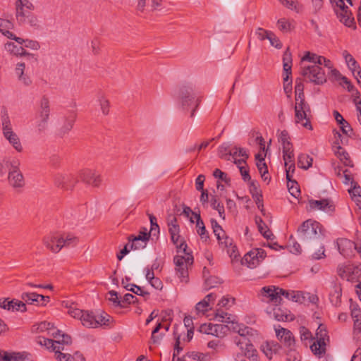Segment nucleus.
<instances>
[{"instance_id":"20","label":"nucleus","mask_w":361,"mask_h":361,"mask_svg":"<svg viewBox=\"0 0 361 361\" xmlns=\"http://www.w3.org/2000/svg\"><path fill=\"white\" fill-rule=\"evenodd\" d=\"M309 205L310 209L322 210L328 214H332L335 209L333 202L328 199H322L319 200H309Z\"/></svg>"},{"instance_id":"39","label":"nucleus","mask_w":361,"mask_h":361,"mask_svg":"<svg viewBox=\"0 0 361 361\" xmlns=\"http://www.w3.org/2000/svg\"><path fill=\"white\" fill-rule=\"evenodd\" d=\"M335 154L340 159L344 165L351 167L353 166L348 154L341 146L336 147V149H335Z\"/></svg>"},{"instance_id":"19","label":"nucleus","mask_w":361,"mask_h":361,"mask_svg":"<svg viewBox=\"0 0 361 361\" xmlns=\"http://www.w3.org/2000/svg\"><path fill=\"white\" fill-rule=\"evenodd\" d=\"M78 178L81 181L93 186H98L101 182L99 174L89 169L81 170L78 173Z\"/></svg>"},{"instance_id":"53","label":"nucleus","mask_w":361,"mask_h":361,"mask_svg":"<svg viewBox=\"0 0 361 361\" xmlns=\"http://www.w3.org/2000/svg\"><path fill=\"white\" fill-rule=\"evenodd\" d=\"M122 284L127 290L131 291L137 295L145 296L149 295V293L146 291H144L141 287L135 284H126L123 281H122Z\"/></svg>"},{"instance_id":"59","label":"nucleus","mask_w":361,"mask_h":361,"mask_svg":"<svg viewBox=\"0 0 361 361\" xmlns=\"http://www.w3.org/2000/svg\"><path fill=\"white\" fill-rule=\"evenodd\" d=\"M111 319V317L105 312L101 313L99 315H96V320L98 321V326H109Z\"/></svg>"},{"instance_id":"50","label":"nucleus","mask_w":361,"mask_h":361,"mask_svg":"<svg viewBox=\"0 0 361 361\" xmlns=\"http://www.w3.org/2000/svg\"><path fill=\"white\" fill-rule=\"evenodd\" d=\"M304 86L301 82L296 80L295 86V102H305L303 92Z\"/></svg>"},{"instance_id":"25","label":"nucleus","mask_w":361,"mask_h":361,"mask_svg":"<svg viewBox=\"0 0 361 361\" xmlns=\"http://www.w3.org/2000/svg\"><path fill=\"white\" fill-rule=\"evenodd\" d=\"M164 0H136V10L139 12H144L147 8L152 11L157 10L162 5Z\"/></svg>"},{"instance_id":"49","label":"nucleus","mask_w":361,"mask_h":361,"mask_svg":"<svg viewBox=\"0 0 361 361\" xmlns=\"http://www.w3.org/2000/svg\"><path fill=\"white\" fill-rule=\"evenodd\" d=\"M316 339L318 342L322 343H326V341L329 340L326 327L322 324H320L317 329Z\"/></svg>"},{"instance_id":"23","label":"nucleus","mask_w":361,"mask_h":361,"mask_svg":"<svg viewBox=\"0 0 361 361\" xmlns=\"http://www.w3.org/2000/svg\"><path fill=\"white\" fill-rule=\"evenodd\" d=\"M21 299L27 304H40L45 305L49 301V296H44L35 293H23L21 295Z\"/></svg>"},{"instance_id":"63","label":"nucleus","mask_w":361,"mask_h":361,"mask_svg":"<svg viewBox=\"0 0 361 361\" xmlns=\"http://www.w3.org/2000/svg\"><path fill=\"white\" fill-rule=\"evenodd\" d=\"M235 299L228 297V296H224L220 300L217 304V306L220 307H229L232 306L234 304Z\"/></svg>"},{"instance_id":"48","label":"nucleus","mask_w":361,"mask_h":361,"mask_svg":"<svg viewBox=\"0 0 361 361\" xmlns=\"http://www.w3.org/2000/svg\"><path fill=\"white\" fill-rule=\"evenodd\" d=\"M97 101L99 104L101 111L104 115H107L109 112V101L102 93L97 96Z\"/></svg>"},{"instance_id":"28","label":"nucleus","mask_w":361,"mask_h":361,"mask_svg":"<svg viewBox=\"0 0 361 361\" xmlns=\"http://www.w3.org/2000/svg\"><path fill=\"white\" fill-rule=\"evenodd\" d=\"M351 317L354 322L355 334L361 333V310L356 303L350 304Z\"/></svg>"},{"instance_id":"46","label":"nucleus","mask_w":361,"mask_h":361,"mask_svg":"<svg viewBox=\"0 0 361 361\" xmlns=\"http://www.w3.org/2000/svg\"><path fill=\"white\" fill-rule=\"evenodd\" d=\"M75 122V116H71L64 118V123L60 128V135H63L68 133L73 128Z\"/></svg>"},{"instance_id":"16","label":"nucleus","mask_w":361,"mask_h":361,"mask_svg":"<svg viewBox=\"0 0 361 361\" xmlns=\"http://www.w3.org/2000/svg\"><path fill=\"white\" fill-rule=\"evenodd\" d=\"M9 184L14 188H21L25 185L23 173L17 165H12L8 176Z\"/></svg>"},{"instance_id":"62","label":"nucleus","mask_w":361,"mask_h":361,"mask_svg":"<svg viewBox=\"0 0 361 361\" xmlns=\"http://www.w3.org/2000/svg\"><path fill=\"white\" fill-rule=\"evenodd\" d=\"M110 297L109 298V301L112 302L114 306L123 307L124 305L122 304L121 300L118 297V293L115 290H111L109 292Z\"/></svg>"},{"instance_id":"17","label":"nucleus","mask_w":361,"mask_h":361,"mask_svg":"<svg viewBox=\"0 0 361 361\" xmlns=\"http://www.w3.org/2000/svg\"><path fill=\"white\" fill-rule=\"evenodd\" d=\"M78 178L70 173L56 174L54 177L55 185L63 189H70L74 186Z\"/></svg>"},{"instance_id":"40","label":"nucleus","mask_w":361,"mask_h":361,"mask_svg":"<svg viewBox=\"0 0 361 361\" xmlns=\"http://www.w3.org/2000/svg\"><path fill=\"white\" fill-rule=\"evenodd\" d=\"M194 219L196 220V226L198 228V234L200 235L202 239L207 240L209 238V235L206 231L204 223L201 219L200 215L197 213H194Z\"/></svg>"},{"instance_id":"52","label":"nucleus","mask_w":361,"mask_h":361,"mask_svg":"<svg viewBox=\"0 0 361 361\" xmlns=\"http://www.w3.org/2000/svg\"><path fill=\"white\" fill-rule=\"evenodd\" d=\"M63 346H61V345H57V348H54L56 359L59 361H71V355L68 353H63L61 351L63 350Z\"/></svg>"},{"instance_id":"11","label":"nucleus","mask_w":361,"mask_h":361,"mask_svg":"<svg viewBox=\"0 0 361 361\" xmlns=\"http://www.w3.org/2000/svg\"><path fill=\"white\" fill-rule=\"evenodd\" d=\"M1 124L4 137L9 142V143L17 152H22L23 146L20 143L18 136L13 132L12 129L11 121L7 114H5L2 116Z\"/></svg>"},{"instance_id":"33","label":"nucleus","mask_w":361,"mask_h":361,"mask_svg":"<svg viewBox=\"0 0 361 361\" xmlns=\"http://www.w3.org/2000/svg\"><path fill=\"white\" fill-rule=\"evenodd\" d=\"M6 51L16 56H27L29 57H33L34 55L27 53L25 49L15 44L13 42H7L4 45Z\"/></svg>"},{"instance_id":"14","label":"nucleus","mask_w":361,"mask_h":361,"mask_svg":"<svg viewBox=\"0 0 361 361\" xmlns=\"http://www.w3.org/2000/svg\"><path fill=\"white\" fill-rule=\"evenodd\" d=\"M228 329L227 325L209 323L202 324L200 326V331L202 334L212 335L216 337H223L226 334Z\"/></svg>"},{"instance_id":"55","label":"nucleus","mask_w":361,"mask_h":361,"mask_svg":"<svg viewBox=\"0 0 361 361\" xmlns=\"http://www.w3.org/2000/svg\"><path fill=\"white\" fill-rule=\"evenodd\" d=\"M221 283V280L219 277L212 276L205 280L204 286H205V288L209 290V289L217 287Z\"/></svg>"},{"instance_id":"10","label":"nucleus","mask_w":361,"mask_h":361,"mask_svg":"<svg viewBox=\"0 0 361 361\" xmlns=\"http://www.w3.org/2000/svg\"><path fill=\"white\" fill-rule=\"evenodd\" d=\"M283 294V289L274 286H269L261 289L259 297L262 302L278 306L282 300Z\"/></svg>"},{"instance_id":"2","label":"nucleus","mask_w":361,"mask_h":361,"mask_svg":"<svg viewBox=\"0 0 361 361\" xmlns=\"http://www.w3.org/2000/svg\"><path fill=\"white\" fill-rule=\"evenodd\" d=\"M187 248L188 246L185 242L180 243L177 245V250L178 252H183V255H178L173 258L176 274L183 283L188 281V269L193 264V257L187 252Z\"/></svg>"},{"instance_id":"13","label":"nucleus","mask_w":361,"mask_h":361,"mask_svg":"<svg viewBox=\"0 0 361 361\" xmlns=\"http://www.w3.org/2000/svg\"><path fill=\"white\" fill-rule=\"evenodd\" d=\"M266 253L264 250L260 248L254 249L244 255L242 264H246L249 268L253 269L264 259Z\"/></svg>"},{"instance_id":"36","label":"nucleus","mask_w":361,"mask_h":361,"mask_svg":"<svg viewBox=\"0 0 361 361\" xmlns=\"http://www.w3.org/2000/svg\"><path fill=\"white\" fill-rule=\"evenodd\" d=\"M257 161L256 165L258 169L259 173L261 174L262 178L264 180H269V177L268 176V169L266 163L264 162V158L261 154H257L255 155Z\"/></svg>"},{"instance_id":"31","label":"nucleus","mask_w":361,"mask_h":361,"mask_svg":"<svg viewBox=\"0 0 361 361\" xmlns=\"http://www.w3.org/2000/svg\"><path fill=\"white\" fill-rule=\"evenodd\" d=\"M50 116V102L49 99L44 96L39 103V109L37 111V118L49 119Z\"/></svg>"},{"instance_id":"4","label":"nucleus","mask_w":361,"mask_h":361,"mask_svg":"<svg viewBox=\"0 0 361 361\" xmlns=\"http://www.w3.org/2000/svg\"><path fill=\"white\" fill-rule=\"evenodd\" d=\"M44 244L47 249L54 253L59 252L63 247L76 245L77 238L71 234H50L44 238Z\"/></svg>"},{"instance_id":"61","label":"nucleus","mask_w":361,"mask_h":361,"mask_svg":"<svg viewBox=\"0 0 361 361\" xmlns=\"http://www.w3.org/2000/svg\"><path fill=\"white\" fill-rule=\"evenodd\" d=\"M280 3L288 9L299 11V4L297 0H279Z\"/></svg>"},{"instance_id":"56","label":"nucleus","mask_w":361,"mask_h":361,"mask_svg":"<svg viewBox=\"0 0 361 361\" xmlns=\"http://www.w3.org/2000/svg\"><path fill=\"white\" fill-rule=\"evenodd\" d=\"M283 154L285 165L289 164L290 163H295L293 147L289 148L286 147V149H283Z\"/></svg>"},{"instance_id":"37","label":"nucleus","mask_w":361,"mask_h":361,"mask_svg":"<svg viewBox=\"0 0 361 361\" xmlns=\"http://www.w3.org/2000/svg\"><path fill=\"white\" fill-rule=\"evenodd\" d=\"M342 54L343 58L345 59L348 67L352 71L353 74L355 75L356 70L358 69L360 66L355 61V59L353 58V56L347 51H343Z\"/></svg>"},{"instance_id":"32","label":"nucleus","mask_w":361,"mask_h":361,"mask_svg":"<svg viewBox=\"0 0 361 361\" xmlns=\"http://www.w3.org/2000/svg\"><path fill=\"white\" fill-rule=\"evenodd\" d=\"M214 318L220 322H224L228 324H232V328L233 329L234 326H237L238 325L235 321V317L233 315H231L224 310H221L220 308H218L216 310Z\"/></svg>"},{"instance_id":"8","label":"nucleus","mask_w":361,"mask_h":361,"mask_svg":"<svg viewBox=\"0 0 361 361\" xmlns=\"http://www.w3.org/2000/svg\"><path fill=\"white\" fill-rule=\"evenodd\" d=\"M311 110L310 105L306 102H295V123L300 124L302 127L312 130L310 120Z\"/></svg>"},{"instance_id":"6","label":"nucleus","mask_w":361,"mask_h":361,"mask_svg":"<svg viewBox=\"0 0 361 361\" xmlns=\"http://www.w3.org/2000/svg\"><path fill=\"white\" fill-rule=\"evenodd\" d=\"M300 74L307 81L315 85H322L326 82L325 72L318 64L302 65Z\"/></svg>"},{"instance_id":"27","label":"nucleus","mask_w":361,"mask_h":361,"mask_svg":"<svg viewBox=\"0 0 361 361\" xmlns=\"http://www.w3.org/2000/svg\"><path fill=\"white\" fill-rule=\"evenodd\" d=\"M338 252L344 257H348L352 253V250L356 245L346 238H339L336 242Z\"/></svg>"},{"instance_id":"58","label":"nucleus","mask_w":361,"mask_h":361,"mask_svg":"<svg viewBox=\"0 0 361 361\" xmlns=\"http://www.w3.org/2000/svg\"><path fill=\"white\" fill-rule=\"evenodd\" d=\"M211 205L213 209H216L221 218L223 219H225V214H224V207L222 204H221L220 202H219L216 198H212L211 200Z\"/></svg>"},{"instance_id":"34","label":"nucleus","mask_w":361,"mask_h":361,"mask_svg":"<svg viewBox=\"0 0 361 361\" xmlns=\"http://www.w3.org/2000/svg\"><path fill=\"white\" fill-rule=\"evenodd\" d=\"M280 347L278 343L273 341H267L262 344L260 349L265 356L271 360L273 355L276 353L279 350Z\"/></svg>"},{"instance_id":"9","label":"nucleus","mask_w":361,"mask_h":361,"mask_svg":"<svg viewBox=\"0 0 361 361\" xmlns=\"http://www.w3.org/2000/svg\"><path fill=\"white\" fill-rule=\"evenodd\" d=\"M68 313L71 317L80 320L81 324L87 328L98 327V321L96 320V315L92 312L70 307Z\"/></svg>"},{"instance_id":"29","label":"nucleus","mask_w":361,"mask_h":361,"mask_svg":"<svg viewBox=\"0 0 361 361\" xmlns=\"http://www.w3.org/2000/svg\"><path fill=\"white\" fill-rule=\"evenodd\" d=\"M337 274L341 279L348 281H351L355 279L354 268L350 264H339L337 267Z\"/></svg>"},{"instance_id":"41","label":"nucleus","mask_w":361,"mask_h":361,"mask_svg":"<svg viewBox=\"0 0 361 361\" xmlns=\"http://www.w3.org/2000/svg\"><path fill=\"white\" fill-rule=\"evenodd\" d=\"M255 223L257 226L259 231L263 235L265 238L270 239L273 235L272 233L269 231L266 224L263 221L262 218L259 216L255 217Z\"/></svg>"},{"instance_id":"44","label":"nucleus","mask_w":361,"mask_h":361,"mask_svg":"<svg viewBox=\"0 0 361 361\" xmlns=\"http://www.w3.org/2000/svg\"><path fill=\"white\" fill-rule=\"evenodd\" d=\"M17 20L19 23V24H20V25L27 23L31 27H38L39 26V21H38L37 16H35L34 14L30 13H25L24 20H21L20 18L17 19Z\"/></svg>"},{"instance_id":"26","label":"nucleus","mask_w":361,"mask_h":361,"mask_svg":"<svg viewBox=\"0 0 361 361\" xmlns=\"http://www.w3.org/2000/svg\"><path fill=\"white\" fill-rule=\"evenodd\" d=\"M25 64L24 63H18L15 68V74L18 81L25 87H28L32 84L30 77L25 73Z\"/></svg>"},{"instance_id":"24","label":"nucleus","mask_w":361,"mask_h":361,"mask_svg":"<svg viewBox=\"0 0 361 361\" xmlns=\"http://www.w3.org/2000/svg\"><path fill=\"white\" fill-rule=\"evenodd\" d=\"M16 7V19H20L24 20L25 17V8L32 11L35 7L34 5L29 0H17L15 3Z\"/></svg>"},{"instance_id":"3","label":"nucleus","mask_w":361,"mask_h":361,"mask_svg":"<svg viewBox=\"0 0 361 361\" xmlns=\"http://www.w3.org/2000/svg\"><path fill=\"white\" fill-rule=\"evenodd\" d=\"M233 330L239 334L240 336L235 338V343L239 347L241 352L251 361H258L257 351L246 337V335L250 334L252 329L247 326L237 325L236 327H233Z\"/></svg>"},{"instance_id":"45","label":"nucleus","mask_w":361,"mask_h":361,"mask_svg":"<svg viewBox=\"0 0 361 361\" xmlns=\"http://www.w3.org/2000/svg\"><path fill=\"white\" fill-rule=\"evenodd\" d=\"M278 28L283 32H288L293 28V22L285 18H280L277 20Z\"/></svg>"},{"instance_id":"21","label":"nucleus","mask_w":361,"mask_h":361,"mask_svg":"<svg viewBox=\"0 0 361 361\" xmlns=\"http://www.w3.org/2000/svg\"><path fill=\"white\" fill-rule=\"evenodd\" d=\"M32 331L36 333L47 332L48 335L53 336L54 338H57L58 335L60 334V331L56 329L53 324L46 321L33 326Z\"/></svg>"},{"instance_id":"60","label":"nucleus","mask_w":361,"mask_h":361,"mask_svg":"<svg viewBox=\"0 0 361 361\" xmlns=\"http://www.w3.org/2000/svg\"><path fill=\"white\" fill-rule=\"evenodd\" d=\"M288 248L290 252L298 255L302 252V247L300 245L290 237L288 244Z\"/></svg>"},{"instance_id":"22","label":"nucleus","mask_w":361,"mask_h":361,"mask_svg":"<svg viewBox=\"0 0 361 361\" xmlns=\"http://www.w3.org/2000/svg\"><path fill=\"white\" fill-rule=\"evenodd\" d=\"M276 334L278 339L286 347L292 349L295 340L293 334L285 328L276 329Z\"/></svg>"},{"instance_id":"47","label":"nucleus","mask_w":361,"mask_h":361,"mask_svg":"<svg viewBox=\"0 0 361 361\" xmlns=\"http://www.w3.org/2000/svg\"><path fill=\"white\" fill-rule=\"evenodd\" d=\"M279 142H281L283 149L292 147V143L290 141V136L287 130H284L279 133L278 136Z\"/></svg>"},{"instance_id":"43","label":"nucleus","mask_w":361,"mask_h":361,"mask_svg":"<svg viewBox=\"0 0 361 361\" xmlns=\"http://www.w3.org/2000/svg\"><path fill=\"white\" fill-rule=\"evenodd\" d=\"M313 159L306 154H300L298 157V166L303 169H308L312 165Z\"/></svg>"},{"instance_id":"42","label":"nucleus","mask_w":361,"mask_h":361,"mask_svg":"<svg viewBox=\"0 0 361 361\" xmlns=\"http://www.w3.org/2000/svg\"><path fill=\"white\" fill-rule=\"evenodd\" d=\"M37 342L40 345L44 346L47 349L51 350L53 351L54 348H57V345H61L60 341H54L44 337H39Z\"/></svg>"},{"instance_id":"30","label":"nucleus","mask_w":361,"mask_h":361,"mask_svg":"<svg viewBox=\"0 0 361 361\" xmlns=\"http://www.w3.org/2000/svg\"><path fill=\"white\" fill-rule=\"evenodd\" d=\"M342 288L340 283H333L329 291V300L334 306H338L341 302Z\"/></svg>"},{"instance_id":"12","label":"nucleus","mask_w":361,"mask_h":361,"mask_svg":"<svg viewBox=\"0 0 361 361\" xmlns=\"http://www.w3.org/2000/svg\"><path fill=\"white\" fill-rule=\"evenodd\" d=\"M212 226L219 243L222 247L228 248L227 252L228 253L231 252V256L233 255L234 257H236L237 254L235 253V247L233 245V239L226 235L225 231L216 221L212 220Z\"/></svg>"},{"instance_id":"51","label":"nucleus","mask_w":361,"mask_h":361,"mask_svg":"<svg viewBox=\"0 0 361 361\" xmlns=\"http://www.w3.org/2000/svg\"><path fill=\"white\" fill-rule=\"evenodd\" d=\"M21 358L18 353H8L0 350V360L1 361H18Z\"/></svg>"},{"instance_id":"1","label":"nucleus","mask_w":361,"mask_h":361,"mask_svg":"<svg viewBox=\"0 0 361 361\" xmlns=\"http://www.w3.org/2000/svg\"><path fill=\"white\" fill-rule=\"evenodd\" d=\"M298 235L303 243H309L312 247L324 238L322 226L317 221L307 219L298 228Z\"/></svg>"},{"instance_id":"35","label":"nucleus","mask_w":361,"mask_h":361,"mask_svg":"<svg viewBox=\"0 0 361 361\" xmlns=\"http://www.w3.org/2000/svg\"><path fill=\"white\" fill-rule=\"evenodd\" d=\"M283 296L289 300H292L295 302L303 303L306 301V296L305 293L301 291L283 290Z\"/></svg>"},{"instance_id":"38","label":"nucleus","mask_w":361,"mask_h":361,"mask_svg":"<svg viewBox=\"0 0 361 361\" xmlns=\"http://www.w3.org/2000/svg\"><path fill=\"white\" fill-rule=\"evenodd\" d=\"M322 56H319L316 54L307 51L301 59L300 66H302V65H306V61L311 63V64H318L319 66V63H321Z\"/></svg>"},{"instance_id":"64","label":"nucleus","mask_w":361,"mask_h":361,"mask_svg":"<svg viewBox=\"0 0 361 361\" xmlns=\"http://www.w3.org/2000/svg\"><path fill=\"white\" fill-rule=\"evenodd\" d=\"M353 102L356 106L357 114V119L361 125V94L357 92L353 98Z\"/></svg>"},{"instance_id":"57","label":"nucleus","mask_w":361,"mask_h":361,"mask_svg":"<svg viewBox=\"0 0 361 361\" xmlns=\"http://www.w3.org/2000/svg\"><path fill=\"white\" fill-rule=\"evenodd\" d=\"M325 345L326 343H322L316 341V342H314V343L310 346V348L314 355L320 356L325 352Z\"/></svg>"},{"instance_id":"5","label":"nucleus","mask_w":361,"mask_h":361,"mask_svg":"<svg viewBox=\"0 0 361 361\" xmlns=\"http://www.w3.org/2000/svg\"><path fill=\"white\" fill-rule=\"evenodd\" d=\"M330 1L339 20L348 27H355L354 18L345 3L346 1L352 6V0H330Z\"/></svg>"},{"instance_id":"15","label":"nucleus","mask_w":361,"mask_h":361,"mask_svg":"<svg viewBox=\"0 0 361 361\" xmlns=\"http://www.w3.org/2000/svg\"><path fill=\"white\" fill-rule=\"evenodd\" d=\"M167 225L171 241L174 245L177 246L179 245L180 243L185 242L180 239V226L178 224L177 218L175 216L171 214L168 216Z\"/></svg>"},{"instance_id":"54","label":"nucleus","mask_w":361,"mask_h":361,"mask_svg":"<svg viewBox=\"0 0 361 361\" xmlns=\"http://www.w3.org/2000/svg\"><path fill=\"white\" fill-rule=\"evenodd\" d=\"M353 187L348 190L352 198L357 202H361V188L357 185L355 182L352 181Z\"/></svg>"},{"instance_id":"7","label":"nucleus","mask_w":361,"mask_h":361,"mask_svg":"<svg viewBox=\"0 0 361 361\" xmlns=\"http://www.w3.org/2000/svg\"><path fill=\"white\" fill-rule=\"evenodd\" d=\"M179 103L183 110H188L192 107L190 117L195 116V112L200 104V100L195 98L192 89L189 87H183L178 92Z\"/></svg>"},{"instance_id":"18","label":"nucleus","mask_w":361,"mask_h":361,"mask_svg":"<svg viewBox=\"0 0 361 361\" xmlns=\"http://www.w3.org/2000/svg\"><path fill=\"white\" fill-rule=\"evenodd\" d=\"M149 233L147 232L145 229L144 231H140L137 236L129 237V244L130 249L140 250L146 247L149 238Z\"/></svg>"}]
</instances>
